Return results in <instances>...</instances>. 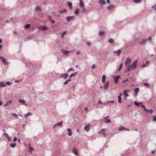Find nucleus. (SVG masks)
Masks as SVG:
<instances>
[{
  "instance_id": "14",
  "label": "nucleus",
  "mask_w": 156,
  "mask_h": 156,
  "mask_svg": "<svg viewBox=\"0 0 156 156\" xmlns=\"http://www.w3.org/2000/svg\"><path fill=\"white\" fill-rule=\"evenodd\" d=\"M90 125L89 124H88L87 125L85 126L84 127V130L87 132L90 129Z\"/></svg>"
},
{
  "instance_id": "51",
  "label": "nucleus",
  "mask_w": 156,
  "mask_h": 156,
  "mask_svg": "<svg viewBox=\"0 0 156 156\" xmlns=\"http://www.w3.org/2000/svg\"><path fill=\"white\" fill-rule=\"evenodd\" d=\"M130 70V69L129 68H126V72H128Z\"/></svg>"
},
{
  "instance_id": "45",
  "label": "nucleus",
  "mask_w": 156,
  "mask_h": 156,
  "mask_svg": "<svg viewBox=\"0 0 156 156\" xmlns=\"http://www.w3.org/2000/svg\"><path fill=\"white\" fill-rule=\"evenodd\" d=\"M71 71H74V69L73 68H71L69 69L67 71V72H69Z\"/></svg>"
},
{
  "instance_id": "8",
  "label": "nucleus",
  "mask_w": 156,
  "mask_h": 156,
  "mask_svg": "<svg viewBox=\"0 0 156 156\" xmlns=\"http://www.w3.org/2000/svg\"><path fill=\"white\" fill-rule=\"evenodd\" d=\"M120 78V76L119 75L117 76L114 77V80L115 81V83L116 84H117L118 83V80Z\"/></svg>"
},
{
  "instance_id": "2",
  "label": "nucleus",
  "mask_w": 156,
  "mask_h": 156,
  "mask_svg": "<svg viewBox=\"0 0 156 156\" xmlns=\"http://www.w3.org/2000/svg\"><path fill=\"white\" fill-rule=\"evenodd\" d=\"M132 62L131 59L129 58H127L125 62V65L126 66H128L130 65Z\"/></svg>"
},
{
  "instance_id": "50",
  "label": "nucleus",
  "mask_w": 156,
  "mask_h": 156,
  "mask_svg": "<svg viewBox=\"0 0 156 156\" xmlns=\"http://www.w3.org/2000/svg\"><path fill=\"white\" fill-rule=\"evenodd\" d=\"M87 45L88 46H90V44H91V43L90 42H87Z\"/></svg>"
},
{
  "instance_id": "37",
  "label": "nucleus",
  "mask_w": 156,
  "mask_h": 156,
  "mask_svg": "<svg viewBox=\"0 0 156 156\" xmlns=\"http://www.w3.org/2000/svg\"><path fill=\"white\" fill-rule=\"evenodd\" d=\"M118 101L119 103H121L122 102L121 98L120 96H118Z\"/></svg>"
},
{
  "instance_id": "27",
  "label": "nucleus",
  "mask_w": 156,
  "mask_h": 156,
  "mask_svg": "<svg viewBox=\"0 0 156 156\" xmlns=\"http://www.w3.org/2000/svg\"><path fill=\"white\" fill-rule=\"evenodd\" d=\"M30 27V24H26L24 26V28L25 29H28Z\"/></svg>"
},
{
  "instance_id": "49",
  "label": "nucleus",
  "mask_w": 156,
  "mask_h": 156,
  "mask_svg": "<svg viewBox=\"0 0 156 156\" xmlns=\"http://www.w3.org/2000/svg\"><path fill=\"white\" fill-rule=\"evenodd\" d=\"M95 67H96V66L94 64H93L91 67L93 69H94Z\"/></svg>"
},
{
  "instance_id": "35",
  "label": "nucleus",
  "mask_w": 156,
  "mask_h": 156,
  "mask_svg": "<svg viewBox=\"0 0 156 156\" xmlns=\"http://www.w3.org/2000/svg\"><path fill=\"white\" fill-rule=\"evenodd\" d=\"M10 146L14 148L16 146V144L15 143L11 144H10Z\"/></svg>"
},
{
  "instance_id": "15",
  "label": "nucleus",
  "mask_w": 156,
  "mask_h": 156,
  "mask_svg": "<svg viewBox=\"0 0 156 156\" xmlns=\"http://www.w3.org/2000/svg\"><path fill=\"white\" fill-rule=\"evenodd\" d=\"M140 106L143 108L144 111L146 112L147 114L148 113V110L146 108L145 106L144 105H141Z\"/></svg>"
},
{
  "instance_id": "44",
  "label": "nucleus",
  "mask_w": 156,
  "mask_h": 156,
  "mask_svg": "<svg viewBox=\"0 0 156 156\" xmlns=\"http://www.w3.org/2000/svg\"><path fill=\"white\" fill-rule=\"evenodd\" d=\"M148 112L151 114L153 112V110L151 109H150L149 110H148Z\"/></svg>"
},
{
  "instance_id": "11",
  "label": "nucleus",
  "mask_w": 156,
  "mask_h": 156,
  "mask_svg": "<svg viewBox=\"0 0 156 156\" xmlns=\"http://www.w3.org/2000/svg\"><path fill=\"white\" fill-rule=\"evenodd\" d=\"M109 117V116H107L106 117H105L104 118L106 122L108 123H110L111 122V120L108 119V118Z\"/></svg>"
},
{
  "instance_id": "57",
  "label": "nucleus",
  "mask_w": 156,
  "mask_h": 156,
  "mask_svg": "<svg viewBox=\"0 0 156 156\" xmlns=\"http://www.w3.org/2000/svg\"><path fill=\"white\" fill-rule=\"evenodd\" d=\"M16 140H17L16 138V137H15L14 139H13V142L16 141Z\"/></svg>"
},
{
  "instance_id": "55",
  "label": "nucleus",
  "mask_w": 156,
  "mask_h": 156,
  "mask_svg": "<svg viewBox=\"0 0 156 156\" xmlns=\"http://www.w3.org/2000/svg\"><path fill=\"white\" fill-rule=\"evenodd\" d=\"M152 7L154 8V10H156V7H155V5L153 6Z\"/></svg>"
},
{
  "instance_id": "54",
  "label": "nucleus",
  "mask_w": 156,
  "mask_h": 156,
  "mask_svg": "<svg viewBox=\"0 0 156 156\" xmlns=\"http://www.w3.org/2000/svg\"><path fill=\"white\" fill-rule=\"evenodd\" d=\"M128 66V68H129L130 69L131 68H132V65H130V64Z\"/></svg>"
},
{
  "instance_id": "12",
  "label": "nucleus",
  "mask_w": 156,
  "mask_h": 156,
  "mask_svg": "<svg viewBox=\"0 0 156 156\" xmlns=\"http://www.w3.org/2000/svg\"><path fill=\"white\" fill-rule=\"evenodd\" d=\"M146 39H143L142 40L140 41V45H142L145 44L146 42Z\"/></svg>"
},
{
  "instance_id": "30",
  "label": "nucleus",
  "mask_w": 156,
  "mask_h": 156,
  "mask_svg": "<svg viewBox=\"0 0 156 156\" xmlns=\"http://www.w3.org/2000/svg\"><path fill=\"white\" fill-rule=\"evenodd\" d=\"M135 105L138 107H139L141 103H139L137 101H135L134 102Z\"/></svg>"
},
{
  "instance_id": "22",
  "label": "nucleus",
  "mask_w": 156,
  "mask_h": 156,
  "mask_svg": "<svg viewBox=\"0 0 156 156\" xmlns=\"http://www.w3.org/2000/svg\"><path fill=\"white\" fill-rule=\"evenodd\" d=\"M12 103V101L11 100H9L4 105L5 106H8L9 104H10Z\"/></svg>"
},
{
  "instance_id": "59",
  "label": "nucleus",
  "mask_w": 156,
  "mask_h": 156,
  "mask_svg": "<svg viewBox=\"0 0 156 156\" xmlns=\"http://www.w3.org/2000/svg\"><path fill=\"white\" fill-rule=\"evenodd\" d=\"M51 22L52 23H55V21L54 20H51Z\"/></svg>"
},
{
  "instance_id": "52",
  "label": "nucleus",
  "mask_w": 156,
  "mask_h": 156,
  "mask_svg": "<svg viewBox=\"0 0 156 156\" xmlns=\"http://www.w3.org/2000/svg\"><path fill=\"white\" fill-rule=\"evenodd\" d=\"M128 81V79H126L125 81H123L122 82V83H125L126 82V81Z\"/></svg>"
},
{
  "instance_id": "1",
  "label": "nucleus",
  "mask_w": 156,
  "mask_h": 156,
  "mask_svg": "<svg viewBox=\"0 0 156 156\" xmlns=\"http://www.w3.org/2000/svg\"><path fill=\"white\" fill-rule=\"evenodd\" d=\"M11 84V82H7L5 83L4 82H0V87H5L6 86V84L8 86H10Z\"/></svg>"
},
{
  "instance_id": "18",
  "label": "nucleus",
  "mask_w": 156,
  "mask_h": 156,
  "mask_svg": "<svg viewBox=\"0 0 156 156\" xmlns=\"http://www.w3.org/2000/svg\"><path fill=\"white\" fill-rule=\"evenodd\" d=\"M68 135L69 136H71L72 135V132L71 129L70 128L68 129Z\"/></svg>"
},
{
  "instance_id": "48",
  "label": "nucleus",
  "mask_w": 156,
  "mask_h": 156,
  "mask_svg": "<svg viewBox=\"0 0 156 156\" xmlns=\"http://www.w3.org/2000/svg\"><path fill=\"white\" fill-rule=\"evenodd\" d=\"M153 120V121H156V117L155 116H154Z\"/></svg>"
},
{
  "instance_id": "62",
  "label": "nucleus",
  "mask_w": 156,
  "mask_h": 156,
  "mask_svg": "<svg viewBox=\"0 0 156 156\" xmlns=\"http://www.w3.org/2000/svg\"><path fill=\"white\" fill-rule=\"evenodd\" d=\"M142 66L143 67H145L146 66V65L145 64H144Z\"/></svg>"
},
{
  "instance_id": "46",
  "label": "nucleus",
  "mask_w": 156,
  "mask_h": 156,
  "mask_svg": "<svg viewBox=\"0 0 156 156\" xmlns=\"http://www.w3.org/2000/svg\"><path fill=\"white\" fill-rule=\"evenodd\" d=\"M40 9V7H39L37 6L35 8V11H37L39 9Z\"/></svg>"
},
{
  "instance_id": "43",
  "label": "nucleus",
  "mask_w": 156,
  "mask_h": 156,
  "mask_svg": "<svg viewBox=\"0 0 156 156\" xmlns=\"http://www.w3.org/2000/svg\"><path fill=\"white\" fill-rule=\"evenodd\" d=\"M138 38H134L133 39V42L134 44H135L136 41H138Z\"/></svg>"
},
{
  "instance_id": "40",
  "label": "nucleus",
  "mask_w": 156,
  "mask_h": 156,
  "mask_svg": "<svg viewBox=\"0 0 156 156\" xmlns=\"http://www.w3.org/2000/svg\"><path fill=\"white\" fill-rule=\"evenodd\" d=\"M125 129V128L124 127H120L119 128V130L121 131L122 130L124 129Z\"/></svg>"
},
{
  "instance_id": "3",
  "label": "nucleus",
  "mask_w": 156,
  "mask_h": 156,
  "mask_svg": "<svg viewBox=\"0 0 156 156\" xmlns=\"http://www.w3.org/2000/svg\"><path fill=\"white\" fill-rule=\"evenodd\" d=\"M0 59L5 65H8L9 64L8 62L6 60L5 58L0 57Z\"/></svg>"
},
{
  "instance_id": "28",
  "label": "nucleus",
  "mask_w": 156,
  "mask_h": 156,
  "mask_svg": "<svg viewBox=\"0 0 156 156\" xmlns=\"http://www.w3.org/2000/svg\"><path fill=\"white\" fill-rule=\"evenodd\" d=\"M139 89L138 88H136L135 89V91L136 94V96L138 94V92H139Z\"/></svg>"
},
{
  "instance_id": "38",
  "label": "nucleus",
  "mask_w": 156,
  "mask_h": 156,
  "mask_svg": "<svg viewBox=\"0 0 156 156\" xmlns=\"http://www.w3.org/2000/svg\"><path fill=\"white\" fill-rule=\"evenodd\" d=\"M68 7H69V8L70 9H72V5L71 4V3L70 2H69L68 3Z\"/></svg>"
},
{
  "instance_id": "7",
  "label": "nucleus",
  "mask_w": 156,
  "mask_h": 156,
  "mask_svg": "<svg viewBox=\"0 0 156 156\" xmlns=\"http://www.w3.org/2000/svg\"><path fill=\"white\" fill-rule=\"evenodd\" d=\"M39 30H46L48 29V28L44 26H41L39 27Z\"/></svg>"
},
{
  "instance_id": "32",
  "label": "nucleus",
  "mask_w": 156,
  "mask_h": 156,
  "mask_svg": "<svg viewBox=\"0 0 156 156\" xmlns=\"http://www.w3.org/2000/svg\"><path fill=\"white\" fill-rule=\"evenodd\" d=\"M66 10L65 9H63L60 10L59 12L61 13H63L66 12Z\"/></svg>"
},
{
  "instance_id": "6",
  "label": "nucleus",
  "mask_w": 156,
  "mask_h": 156,
  "mask_svg": "<svg viewBox=\"0 0 156 156\" xmlns=\"http://www.w3.org/2000/svg\"><path fill=\"white\" fill-rule=\"evenodd\" d=\"M62 121L56 123L53 126V128L54 129L57 126H60L62 127Z\"/></svg>"
},
{
  "instance_id": "56",
  "label": "nucleus",
  "mask_w": 156,
  "mask_h": 156,
  "mask_svg": "<svg viewBox=\"0 0 156 156\" xmlns=\"http://www.w3.org/2000/svg\"><path fill=\"white\" fill-rule=\"evenodd\" d=\"M149 85V84L148 83H145L144 84V85L145 86H148Z\"/></svg>"
},
{
  "instance_id": "23",
  "label": "nucleus",
  "mask_w": 156,
  "mask_h": 156,
  "mask_svg": "<svg viewBox=\"0 0 156 156\" xmlns=\"http://www.w3.org/2000/svg\"><path fill=\"white\" fill-rule=\"evenodd\" d=\"M71 81V80L70 79H68L67 80H66L65 82H64V84L65 85H66L67 84L69 81Z\"/></svg>"
},
{
  "instance_id": "24",
  "label": "nucleus",
  "mask_w": 156,
  "mask_h": 156,
  "mask_svg": "<svg viewBox=\"0 0 156 156\" xmlns=\"http://www.w3.org/2000/svg\"><path fill=\"white\" fill-rule=\"evenodd\" d=\"M106 79V76L105 75L103 76L102 79V81L103 83H104L105 82V80Z\"/></svg>"
},
{
  "instance_id": "17",
  "label": "nucleus",
  "mask_w": 156,
  "mask_h": 156,
  "mask_svg": "<svg viewBox=\"0 0 156 156\" xmlns=\"http://www.w3.org/2000/svg\"><path fill=\"white\" fill-rule=\"evenodd\" d=\"M73 152L76 155H78V153L77 150L74 148L73 150Z\"/></svg>"
},
{
  "instance_id": "53",
  "label": "nucleus",
  "mask_w": 156,
  "mask_h": 156,
  "mask_svg": "<svg viewBox=\"0 0 156 156\" xmlns=\"http://www.w3.org/2000/svg\"><path fill=\"white\" fill-rule=\"evenodd\" d=\"M123 63H121V64H120V66H119V67H120V68H122V66H123Z\"/></svg>"
},
{
  "instance_id": "33",
  "label": "nucleus",
  "mask_w": 156,
  "mask_h": 156,
  "mask_svg": "<svg viewBox=\"0 0 156 156\" xmlns=\"http://www.w3.org/2000/svg\"><path fill=\"white\" fill-rule=\"evenodd\" d=\"M31 115V114L30 112H28L26 115H25V118H27L29 116H30Z\"/></svg>"
},
{
  "instance_id": "9",
  "label": "nucleus",
  "mask_w": 156,
  "mask_h": 156,
  "mask_svg": "<svg viewBox=\"0 0 156 156\" xmlns=\"http://www.w3.org/2000/svg\"><path fill=\"white\" fill-rule=\"evenodd\" d=\"M138 62V60H136L132 64L133 68H135L136 67Z\"/></svg>"
},
{
  "instance_id": "39",
  "label": "nucleus",
  "mask_w": 156,
  "mask_h": 156,
  "mask_svg": "<svg viewBox=\"0 0 156 156\" xmlns=\"http://www.w3.org/2000/svg\"><path fill=\"white\" fill-rule=\"evenodd\" d=\"M66 31H64L62 34V37L63 38L64 37V35L66 34Z\"/></svg>"
},
{
  "instance_id": "31",
  "label": "nucleus",
  "mask_w": 156,
  "mask_h": 156,
  "mask_svg": "<svg viewBox=\"0 0 156 156\" xmlns=\"http://www.w3.org/2000/svg\"><path fill=\"white\" fill-rule=\"evenodd\" d=\"M109 86V83H106L104 85V88L105 89H106Z\"/></svg>"
},
{
  "instance_id": "4",
  "label": "nucleus",
  "mask_w": 156,
  "mask_h": 156,
  "mask_svg": "<svg viewBox=\"0 0 156 156\" xmlns=\"http://www.w3.org/2000/svg\"><path fill=\"white\" fill-rule=\"evenodd\" d=\"M68 76L69 74L67 73H62L60 76V78H62L65 79L68 77Z\"/></svg>"
},
{
  "instance_id": "63",
  "label": "nucleus",
  "mask_w": 156,
  "mask_h": 156,
  "mask_svg": "<svg viewBox=\"0 0 156 156\" xmlns=\"http://www.w3.org/2000/svg\"><path fill=\"white\" fill-rule=\"evenodd\" d=\"M155 152V151H151V153L152 154H154Z\"/></svg>"
},
{
  "instance_id": "36",
  "label": "nucleus",
  "mask_w": 156,
  "mask_h": 156,
  "mask_svg": "<svg viewBox=\"0 0 156 156\" xmlns=\"http://www.w3.org/2000/svg\"><path fill=\"white\" fill-rule=\"evenodd\" d=\"M108 42L111 44H113L114 43V41L112 39H109L108 40Z\"/></svg>"
},
{
  "instance_id": "16",
  "label": "nucleus",
  "mask_w": 156,
  "mask_h": 156,
  "mask_svg": "<svg viewBox=\"0 0 156 156\" xmlns=\"http://www.w3.org/2000/svg\"><path fill=\"white\" fill-rule=\"evenodd\" d=\"M98 2L100 5L104 4L105 3V0H99Z\"/></svg>"
},
{
  "instance_id": "41",
  "label": "nucleus",
  "mask_w": 156,
  "mask_h": 156,
  "mask_svg": "<svg viewBox=\"0 0 156 156\" xmlns=\"http://www.w3.org/2000/svg\"><path fill=\"white\" fill-rule=\"evenodd\" d=\"M11 115L12 116L16 117V118H18V115L16 113H12L11 114Z\"/></svg>"
},
{
  "instance_id": "26",
  "label": "nucleus",
  "mask_w": 156,
  "mask_h": 156,
  "mask_svg": "<svg viewBox=\"0 0 156 156\" xmlns=\"http://www.w3.org/2000/svg\"><path fill=\"white\" fill-rule=\"evenodd\" d=\"M105 34V32L104 31H100L99 32V36H101Z\"/></svg>"
},
{
  "instance_id": "34",
  "label": "nucleus",
  "mask_w": 156,
  "mask_h": 156,
  "mask_svg": "<svg viewBox=\"0 0 156 156\" xmlns=\"http://www.w3.org/2000/svg\"><path fill=\"white\" fill-rule=\"evenodd\" d=\"M79 10L78 9H76L75 10L74 12V13L76 15H78L79 14Z\"/></svg>"
},
{
  "instance_id": "25",
  "label": "nucleus",
  "mask_w": 156,
  "mask_h": 156,
  "mask_svg": "<svg viewBox=\"0 0 156 156\" xmlns=\"http://www.w3.org/2000/svg\"><path fill=\"white\" fill-rule=\"evenodd\" d=\"M77 74V72H75L74 73L71 74L69 76V77L70 78H71L72 77L74 76Z\"/></svg>"
},
{
  "instance_id": "5",
  "label": "nucleus",
  "mask_w": 156,
  "mask_h": 156,
  "mask_svg": "<svg viewBox=\"0 0 156 156\" xmlns=\"http://www.w3.org/2000/svg\"><path fill=\"white\" fill-rule=\"evenodd\" d=\"M74 16H68L66 17V20L68 22H69L71 20H73L75 18Z\"/></svg>"
},
{
  "instance_id": "42",
  "label": "nucleus",
  "mask_w": 156,
  "mask_h": 156,
  "mask_svg": "<svg viewBox=\"0 0 156 156\" xmlns=\"http://www.w3.org/2000/svg\"><path fill=\"white\" fill-rule=\"evenodd\" d=\"M6 137L7 138V140L8 141H11V138L8 135V136H6Z\"/></svg>"
},
{
  "instance_id": "60",
  "label": "nucleus",
  "mask_w": 156,
  "mask_h": 156,
  "mask_svg": "<svg viewBox=\"0 0 156 156\" xmlns=\"http://www.w3.org/2000/svg\"><path fill=\"white\" fill-rule=\"evenodd\" d=\"M13 34L14 35H16L17 34V33L16 31H14L13 32Z\"/></svg>"
},
{
  "instance_id": "64",
  "label": "nucleus",
  "mask_w": 156,
  "mask_h": 156,
  "mask_svg": "<svg viewBox=\"0 0 156 156\" xmlns=\"http://www.w3.org/2000/svg\"><path fill=\"white\" fill-rule=\"evenodd\" d=\"M98 103H102V102L101 101L99 100L98 101Z\"/></svg>"
},
{
  "instance_id": "13",
  "label": "nucleus",
  "mask_w": 156,
  "mask_h": 156,
  "mask_svg": "<svg viewBox=\"0 0 156 156\" xmlns=\"http://www.w3.org/2000/svg\"><path fill=\"white\" fill-rule=\"evenodd\" d=\"M122 51L121 50H119L117 51H114V53L118 55H119L122 52Z\"/></svg>"
},
{
  "instance_id": "61",
  "label": "nucleus",
  "mask_w": 156,
  "mask_h": 156,
  "mask_svg": "<svg viewBox=\"0 0 156 156\" xmlns=\"http://www.w3.org/2000/svg\"><path fill=\"white\" fill-rule=\"evenodd\" d=\"M4 135H5V136H8V134L6 133H4Z\"/></svg>"
},
{
  "instance_id": "29",
  "label": "nucleus",
  "mask_w": 156,
  "mask_h": 156,
  "mask_svg": "<svg viewBox=\"0 0 156 156\" xmlns=\"http://www.w3.org/2000/svg\"><path fill=\"white\" fill-rule=\"evenodd\" d=\"M61 51L62 53L65 55H66L69 53V52L68 51H64L63 50H62Z\"/></svg>"
},
{
  "instance_id": "19",
  "label": "nucleus",
  "mask_w": 156,
  "mask_h": 156,
  "mask_svg": "<svg viewBox=\"0 0 156 156\" xmlns=\"http://www.w3.org/2000/svg\"><path fill=\"white\" fill-rule=\"evenodd\" d=\"M115 6L113 5H110L109 7L107 8V9L108 10L110 11L112 10L114 8Z\"/></svg>"
},
{
  "instance_id": "20",
  "label": "nucleus",
  "mask_w": 156,
  "mask_h": 156,
  "mask_svg": "<svg viewBox=\"0 0 156 156\" xmlns=\"http://www.w3.org/2000/svg\"><path fill=\"white\" fill-rule=\"evenodd\" d=\"M128 91L127 90H125L123 91V94L125 95L126 97H127L129 96V94H127Z\"/></svg>"
},
{
  "instance_id": "47",
  "label": "nucleus",
  "mask_w": 156,
  "mask_h": 156,
  "mask_svg": "<svg viewBox=\"0 0 156 156\" xmlns=\"http://www.w3.org/2000/svg\"><path fill=\"white\" fill-rule=\"evenodd\" d=\"M140 0H134V2L136 3H138L139 2Z\"/></svg>"
},
{
  "instance_id": "58",
  "label": "nucleus",
  "mask_w": 156,
  "mask_h": 156,
  "mask_svg": "<svg viewBox=\"0 0 156 156\" xmlns=\"http://www.w3.org/2000/svg\"><path fill=\"white\" fill-rule=\"evenodd\" d=\"M105 130V129H103L101 130L100 131V133H101V132H104Z\"/></svg>"
},
{
  "instance_id": "10",
  "label": "nucleus",
  "mask_w": 156,
  "mask_h": 156,
  "mask_svg": "<svg viewBox=\"0 0 156 156\" xmlns=\"http://www.w3.org/2000/svg\"><path fill=\"white\" fill-rule=\"evenodd\" d=\"M18 101L19 102L24 104L26 106H27V104H26V101L24 100L20 99L18 100Z\"/></svg>"
},
{
  "instance_id": "21",
  "label": "nucleus",
  "mask_w": 156,
  "mask_h": 156,
  "mask_svg": "<svg viewBox=\"0 0 156 156\" xmlns=\"http://www.w3.org/2000/svg\"><path fill=\"white\" fill-rule=\"evenodd\" d=\"M80 5L81 8H83L84 6V4L82 1L80 0Z\"/></svg>"
}]
</instances>
